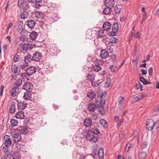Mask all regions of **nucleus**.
<instances>
[{
  "label": "nucleus",
  "instance_id": "1",
  "mask_svg": "<svg viewBox=\"0 0 159 159\" xmlns=\"http://www.w3.org/2000/svg\"><path fill=\"white\" fill-rule=\"evenodd\" d=\"M11 134L13 139V141L16 143L20 141L22 139L20 134L14 132L13 133H11Z\"/></svg>",
  "mask_w": 159,
  "mask_h": 159
},
{
  "label": "nucleus",
  "instance_id": "2",
  "mask_svg": "<svg viewBox=\"0 0 159 159\" xmlns=\"http://www.w3.org/2000/svg\"><path fill=\"white\" fill-rule=\"evenodd\" d=\"M119 25L117 22H116L113 24L112 27V31L110 32V35L111 36L116 35V33L119 31Z\"/></svg>",
  "mask_w": 159,
  "mask_h": 159
},
{
  "label": "nucleus",
  "instance_id": "3",
  "mask_svg": "<svg viewBox=\"0 0 159 159\" xmlns=\"http://www.w3.org/2000/svg\"><path fill=\"white\" fill-rule=\"evenodd\" d=\"M146 128L148 130H151L155 125V123L151 119L147 120L146 122Z\"/></svg>",
  "mask_w": 159,
  "mask_h": 159
},
{
  "label": "nucleus",
  "instance_id": "4",
  "mask_svg": "<svg viewBox=\"0 0 159 159\" xmlns=\"http://www.w3.org/2000/svg\"><path fill=\"white\" fill-rule=\"evenodd\" d=\"M19 46L20 47H22V49L24 51L30 50L33 48L32 45L29 43H25L23 44L20 43Z\"/></svg>",
  "mask_w": 159,
  "mask_h": 159
},
{
  "label": "nucleus",
  "instance_id": "5",
  "mask_svg": "<svg viewBox=\"0 0 159 159\" xmlns=\"http://www.w3.org/2000/svg\"><path fill=\"white\" fill-rule=\"evenodd\" d=\"M36 24V21L33 19L28 20L25 23L26 25L31 29L34 28Z\"/></svg>",
  "mask_w": 159,
  "mask_h": 159
},
{
  "label": "nucleus",
  "instance_id": "6",
  "mask_svg": "<svg viewBox=\"0 0 159 159\" xmlns=\"http://www.w3.org/2000/svg\"><path fill=\"white\" fill-rule=\"evenodd\" d=\"M3 139L5 141L4 143L5 145L10 147L11 146V139H10L9 136L7 135H6L4 136Z\"/></svg>",
  "mask_w": 159,
  "mask_h": 159
},
{
  "label": "nucleus",
  "instance_id": "7",
  "mask_svg": "<svg viewBox=\"0 0 159 159\" xmlns=\"http://www.w3.org/2000/svg\"><path fill=\"white\" fill-rule=\"evenodd\" d=\"M98 106L94 104L93 103H91L88 105V109L90 112H94L96 109H98Z\"/></svg>",
  "mask_w": 159,
  "mask_h": 159
},
{
  "label": "nucleus",
  "instance_id": "8",
  "mask_svg": "<svg viewBox=\"0 0 159 159\" xmlns=\"http://www.w3.org/2000/svg\"><path fill=\"white\" fill-rule=\"evenodd\" d=\"M36 68L34 66H31L28 67L26 70V72L28 73L29 75H30L36 72Z\"/></svg>",
  "mask_w": 159,
  "mask_h": 159
},
{
  "label": "nucleus",
  "instance_id": "9",
  "mask_svg": "<svg viewBox=\"0 0 159 159\" xmlns=\"http://www.w3.org/2000/svg\"><path fill=\"white\" fill-rule=\"evenodd\" d=\"M17 131L21 134H26L28 132V128L25 126H22L17 129Z\"/></svg>",
  "mask_w": 159,
  "mask_h": 159
},
{
  "label": "nucleus",
  "instance_id": "10",
  "mask_svg": "<svg viewBox=\"0 0 159 159\" xmlns=\"http://www.w3.org/2000/svg\"><path fill=\"white\" fill-rule=\"evenodd\" d=\"M19 91V88L13 86L11 92V95L13 97H15L17 96Z\"/></svg>",
  "mask_w": 159,
  "mask_h": 159
},
{
  "label": "nucleus",
  "instance_id": "11",
  "mask_svg": "<svg viewBox=\"0 0 159 159\" xmlns=\"http://www.w3.org/2000/svg\"><path fill=\"white\" fill-rule=\"evenodd\" d=\"M7 156L10 158L11 157L13 159H20L21 158L20 155L17 152H14L12 155L9 154H7Z\"/></svg>",
  "mask_w": 159,
  "mask_h": 159
},
{
  "label": "nucleus",
  "instance_id": "12",
  "mask_svg": "<svg viewBox=\"0 0 159 159\" xmlns=\"http://www.w3.org/2000/svg\"><path fill=\"white\" fill-rule=\"evenodd\" d=\"M32 57L34 61H39L42 57V54L40 53L36 52L33 54Z\"/></svg>",
  "mask_w": 159,
  "mask_h": 159
},
{
  "label": "nucleus",
  "instance_id": "13",
  "mask_svg": "<svg viewBox=\"0 0 159 159\" xmlns=\"http://www.w3.org/2000/svg\"><path fill=\"white\" fill-rule=\"evenodd\" d=\"M33 88V85L30 82H27L24 85V89L27 91H29L31 90Z\"/></svg>",
  "mask_w": 159,
  "mask_h": 159
},
{
  "label": "nucleus",
  "instance_id": "14",
  "mask_svg": "<svg viewBox=\"0 0 159 159\" xmlns=\"http://www.w3.org/2000/svg\"><path fill=\"white\" fill-rule=\"evenodd\" d=\"M111 24L108 22L107 21L105 22L102 26V28L104 30L108 31L110 29Z\"/></svg>",
  "mask_w": 159,
  "mask_h": 159
},
{
  "label": "nucleus",
  "instance_id": "15",
  "mask_svg": "<svg viewBox=\"0 0 159 159\" xmlns=\"http://www.w3.org/2000/svg\"><path fill=\"white\" fill-rule=\"evenodd\" d=\"M100 55L102 59H106L108 56L109 54L106 50L102 49Z\"/></svg>",
  "mask_w": 159,
  "mask_h": 159
},
{
  "label": "nucleus",
  "instance_id": "16",
  "mask_svg": "<svg viewBox=\"0 0 159 159\" xmlns=\"http://www.w3.org/2000/svg\"><path fill=\"white\" fill-rule=\"evenodd\" d=\"M105 3L107 7H113L115 4L114 0H105Z\"/></svg>",
  "mask_w": 159,
  "mask_h": 159
},
{
  "label": "nucleus",
  "instance_id": "17",
  "mask_svg": "<svg viewBox=\"0 0 159 159\" xmlns=\"http://www.w3.org/2000/svg\"><path fill=\"white\" fill-rule=\"evenodd\" d=\"M146 96V95L144 94H141L133 98V101L134 102L139 101L144 97Z\"/></svg>",
  "mask_w": 159,
  "mask_h": 159
},
{
  "label": "nucleus",
  "instance_id": "18",
  "mask_svg": "<svg viewBox=\"0 0 159 159\" xmlns=\"http://www.w3.org/2000/svg\"><path fill=\"white\" fill-rule=\"evenodd\" d=\"M33 60L32 56L30 54L26 55L24 59V61L25 63H28L29 62H30L31 61Z\"/></svg>",
  "mask_w": 159,
  "mask_h": 159
},
{
  "label": "nucleus",
  "instance_id": "19",
  "mask_svg": "<svg viewBox=\"0 0 159 159\" xmlns=\"http://www.w3.org/2000/svg\"><path fill=\"white\" fill-rule=\"evenodd\" d=\"M15 116L17 118L22 119L24 118L25 115L23 112L19 111L16 113Z\"/></svg>",
  "mask_w": 159,
  "mask_h": 159
},
{
  "label": "nucleus",
  "instance_id": "20",
  "mask_svg": "<svg viewBox=\"0 0 159 159\" xmlns=\"http://www.w3.org/2000/svg\"><path fill=\"white\" fill-rule=\"evenodd\" d=\"M31 97V92L29 91H27L24 93L23 96L24 99L26 100H29Z\"/></svg>",
  "mask_w": 159,
  "mask_h": 159
},
{
  "label": "nucleus",
  "instance_id": "21",
  "mask_svg": "<svg viewBox=\"0 0 159 159\" xmlns=\"http://www.w3.org/2000/svg\"><path fill=\"white\" fill-rule=\"evenodd\" d=\"M98 156L99 159H104L103 149L102 148H100L98 151Z\"/></svg>",
  "mask_w": 159,
  "mask_h": 159
},
{
  "label": "nucleus",
  "instance_id": "22",
  "mask_svg": "<svg viewBox=\"0 0 159 159\" xmlns=\"http://www.w3.org/2000/svg\"><path fill=\"white\" fill-rule=\"evenodd\" d=\"M96 95V94H95L94 92L93 91L88 92L87 94V96L90 100H93Z\"/></svg>",
  "mask_w": 159,
  "mask_h": 159
},
{
  "label": "nucleus",
  "instance_id": "23",
  "mask_svg": "<svg viewBox=\"0 0 159 159\" xmlns=\"http://www.w3.org/2000/svg\"><path fill=\"white\" fill-rule=\"evenodd\" d=\"M102 82L103 81L102 80H99L96 81H94L92 82L91 84L92 86L97 87L100 84L102 83Z\"/></svg>",
  "mask_w": 159,
  "mask_h": 159
},
{
  "label": "nucleus",
  "instance_id": "24",
  "mask_svg": "<svg viewBox=\"0 0 159 159\" xmlns=\"http://www.w3.org/2000/svg\"><path fill=\"white\" fill-rule=\"evenodd\" d=\"M16 109L15 103L13 102L10 107L9 111L11 114L14 113Z\"/></svg>",
  "mask_w": 159,
  "mask_h": 159
},
{
  "label": "nucleus",
  "instance_id": "25",
  "mask_svg": "<svg viewBox=\"0 0 159 159\" xmlns=\"http://www.w3.org/2000/svg\"><path fill=\"white\" fill-rule=\"evenodd\" d=\"M23 25V22L22 21H18L16 24V27L17 28L16 30L19 31L22 28Z\"/></svg>",
  "mask_w": 159,
  "mask_h": 159
},
{
  "label": "nucleus",
  "instance_id": "26",
  "mask_svg": "<svg viewBox=\"0 0 159 159\" xmlns=\"http://www.w3.org/2000/svg\"><path fill=\"white\" fill-rule=\"evenodd\" d=\"M18 107L19 110H24L26 107L27 104H24L22 102L18 103Z\"/></svg>",
  "mask_w": 159,
  "mask_h": 159
},
{
  "label": "nucleus",
  "instance_id": "27",
  "mask_svg": "<svg viewBox=\"0 0 159 159\" xmlns=\"http://www.w3.org/2000/svg\"><path fill=\"white\" fill-rule=\"evenodd\" d=\"M22 80L21 79H19L16 80L13 84V86L18 88L22 84Z\"/></svg>",
  "mask_w": 159,
  "mask_h": 159
},
{
  "label": "nucleus",
  "instance_id": "28",
  "mask_svg": "<svg viewBox=\"0 0 159 159\" xmlns=\"http://www.w3.org/2000/svg\"><path fill=\"white\" fill-rule=\"evenodd\" d=\"M94 135V134L91 131H88L86 133V136L87 139L89 141L91 140H92V139H91V138L92 136L93 137Z\"/></svg>",
  "mask_w": 159,
  "mask_h": 159
},
{
  "label": "nucleus",
  "instance_id": "29",
  "mask_svg": "<svg viewBox=\"0 0 159 159\" xmlns=\"http://www.w3.org/2000/svg\"><path fill=\"white\" fill-rule=\"evenodd\" d=\"M92 124V120L90 119H86L84 122V125L89 127Z\"/></svg>",
  "mask_w": 159,
  "mask_h": 159
},
{
  "label": "nucleus",
  "instance_id": "30",
  "mask_svg": "<svg viewBox=\"0 0 159 159\" xmlns=\"http://www.w3.org/2000/svg\"><path fill=\"white\" fill-rule=\"evenodd\" d=\"M38 34L37 32L35 31H33L30 33L29 36L30 39L32 40H34L37 37Z\"/></svg>",
  "mask_w": 159,
  "mask_h": 159
},
{
  "label": "nucleus",
  "instance_id": "31",
  "mask_svg": "<svg viewBox=\"0 0 159 159\" xmlns=\"http://www.w3.org/2000/svg\"><path fill=\"white\" fill-rule=\"evenodd\" d=\"M29 16V13L26 11H23L20 15V18L21 19H25L27 18Z\"/></svg>",
  "mask_w": 159,
  "mask_h": 159
},
{
  "label": "nucleus",
  "instance_id": "32",
  "mask_svg": "<svg viewBox=\"0 0 159 159\" xmlns=\"http://www.w3.org/2000/svg\"><path fill=\"white\" fill-rule=\"evenodd\" d=\"M112 10L110 7H107L105 8L103 10V12L105 15L109 14L111 13Z\"/></svg>",
  "mask_w": 159,
  "mask_h": 159
},
{
  "label": "nucleus",
  "instance_id": "33",
  "mask_svg": "<svg viewBox=\"0 0 159 159\" xmlns=\"http://www.w3.org/2000/svg\"><path fill=\"white\" fill-rule=\"evenodd\" d=\"M147 153L144 152H139L138 156L140 159H143L146 156Z\"/></svg>",
  "mask_w": 159,
  "mask_h": 159
},
{
  "label": "nucleus",
  "instance_id": "34",
  "mask_svg": "<svg viewBox=\"0 0 159 159\" xmlns=\"http://www.w3.org/2000/svg\"><path fill=\"white\" fill-rule=\"evenodd\" d=\"M87 76L88 78L90 80L91 84L92 82H93L94 80L95 76V75L94 74H89Z\"/></svg>",
  "mask_w": 159,
  "mask_h": 159
},
{
  "label": "nucleus",
  "instance_id": "35",
  "mask_svg": "<svg viewBox=\"0 0 159 159\" xmlns=\"http://www.w3.org/2000/svg\"><path fill=\"white\" fill-rule=\"evenodd\" d=\"M100 123L102 127L105 128L107 127V121L103 119H101L100 120Z\"/></svg>",
  "mask_w": 159,
  "mask_h": 159
},
{
  "label": "nucleus",
  "instance_id": "36",
  "mask_svg": "<svg viewBox=\"0 0 159 159\" xmlns=\"http://www.w3.org/2000/svg\"><path fill=\"white\" fill-rule=\"evenodd\" d=\"M98 109L99 112L101 115H103L105 114V111L104 109V107H98Z\"/></svg>",
  "mask_w": 159,
  "mask_h": 159
},
{
  "label": "nucleus",
  "instance_id": "37",
  "mask_svg": "<svg viewBox=\"0 0 159 159\" xmlns=\"http://www.w3.org/2000/svg\"><path fill=\"white\" fill-rule=\"evenodd\" d=\"M9 146L5 145L3 147L2 151V152L5 153L6 154L9 153L8 151Z\"/></svg>",
  "mask_w": 159,
  "mask_h": 159
},
{
  "label": "nucleus",
  "instance_id": "38",
  "mask_svg": "<svg viewBox=\"0 0 159 159\" xmlns=\"http://www.w3.org/2000/svg\"><path fill=\"white\" fill-rule=\"evenodd\" d=\"M11 124L12 126H16L17 125L18 121L17 120L12 119L10 120Z\"/></svg>",
  "mask_w": 159,
  "mask_h": 159
},
{
  "label": "nucleus",
  "instance_id": "39",
  "mask_svg": "<svg viewBox=\"0 0 159 159\" xmlns=\"http://www.w3.org/2000/svg\"><path fill=\"white\" fill-rule=\"evenodd\" d=\"M105 103V100L103 98H100L99 105H97L98 107H104V105Z\"/></svg>",
  "mask_w": 159,
  "mask_h": 159
},
{
  "label": "nucleus",
  "instance_id": "40",
  "mask_svg": "<svg viewBox=\"0 0 159 159\" xmlns=\"http://www.w3.org/2000/svg\"><path fill=\"white\" fill-rule=\"evenodd\" d=\"M29 8V6L28 4L26 3V2H24L22 4V9L23 10L26 11Z\"/></svg>",
  "mask_w": 159,
  "mask_h": 159
},
{
  "label": "nucleus",
  "instance_id": "41",
  "mask_svg": "<svg viewBox=\"0 0 159 159\" xmlns=\"http://www.w3.org/2000/svg\"><path fill=\"white\" fill-rule=\"evenodd\" d=\"M89 131H91L94 134L96 135L100 133L99 130L96 127L93 128L91 130H90Z\"/></svg>",
  "mask_w": 159,
  "mask_h": 159
},
{
  "label": "nucleus",
  "instance_id": "42",
  "mask_svg": "<svg viewBox=\"0 0 159 159\" xmlns=\"http://www.w3.org/2000/svg\"><path fill=\"white\" fill-rule=\"evenodd\" d=\"M11 70L12 72L16 73L17 71V67L16 65H12L11 67Z\"/></svg>",
  "mask_w": 159,
  "mask_h": 159
},
{
  "label": "nucleus",
  "instance_id": "43",
  "mask_svg": "<svg viewBox=\"0 0 159 159\" xmlns=\"http://www.w3.org/2000/svg\"><path fill=\"white\" fill-rule=\"evenodd\" d=\"M118 41V40L114 37H112L110 40V42L111 43H116Z\"/></svg>",
  "mask_w": 159,
  "mask_h": 159
},
{
  "label": "nucleus",
  "instance_id": "44",
  "mask_svg": "<svg viewBox=\"0 0 159 159\" xmlns=\"http://www.w3.org/2000/svg\"><path fill=\"white\" fill-rule=\"evenodd\" d=\"M105 95H103L102 91L99 90L98 93V97L100 98H103L104 97H105Z\"/></svg>",
  "mask_w": 159,
  "mask_h": 159
},
{
  "label": "nucleus",
  "instance_id": "45",
  "mask_svg": "<svg viewBox=\"0 0 159 159\" xmlns=\"http://www.w3.org/2000/svg\"><path fill=\"white\" fill-rule=\"evenodd\" d=\"M42 13L41 12L37 11L35 13V16L37 18H39L42 17Z\"/></svg>",
  "mask_w": 159,
  "mask_h": 159
},
{
  "label": "nucleus",
  "instance_id": "46",
  "mask_svg": "<svg viewBox=\"0 0 159 159\" xmlns=\"http://www.w3.org/2000/svg\"><path fill=\"white\" fill-rule=\"evenodd\" d=\"M125 100V98L124 97H120L118 99L119 103L123 104L124 101Z\"/></svg>",
  "mask_w": 159,
  "mask_h": 159
},
{
  "label": "nucleus",
  "instance_id": "47",
  "mask_svg": "<svg viewBox=\"0 0 159 159\" xmlns=\"http://www.w3.org/2000/svg\"><path fill=\"white\" fill-rule=\"evenodd\" d=\"M111 59L112 61L116 62L117 61V57L116 55L112 54L111 56Z\"/></svg>",
  "mask_w": 159,
  "mask_h": 159
},
{
  "label": "nucleus",
  "instance_id": "48",
  "mask_svg": "<svg viewBox=\"0 0 159 159\" xmlns=\"http://www.w3.org/2000/svg\"><path fill=\"white\" fill-rule=\"evenodd\" d=\"M140 81L142 82L144 85H146V83L147 82V80L143 77H141L139 78Z\"/></svg>",
  "mask_w": 159,
  "mask_h": 159
},
{
  "label": "nucleus",
  "instance_id": "49",
  "mask_svg": "<svg viewBox=\"0 0 159 159\" xmlns=\"http://www.w3.org/2000/svg\"><path fill=\"white\" fill-rule=\"evenodd\" d=\"M114 11L116 14H119L120 11V8H119L117 6H116L114 7Z\"/></svg>",
  "mask_w": 159,
  "mask_h": 159
},
{
  "label": "nucleus",
  "instance_id": "50",
  "mask_svg": "<svg viewBox=\"0 0 159 159\" xmlns=\"http://www.w3.org/2000/svg\"><path fill=\"white\" fill-rule=\"evenodd\" d=\"M94 70L96 72H98L101 69V68L98 65H96L93 67Z\"/></svg>",
  "mask_w": 159,
  "mask_h": 159
},
{
  "label": "nucleus",
  "instance_id": "51",
  "mask_svg": "<svg viewBox=\"0 0 159 159\" xmlns=\"http://www.w3.org/2000/svg\"><path fill=\"white\" fill-rule=\"evenodd\" d=\"M139 134L137 131H135L134 132L133 134V137L134 138H136V139H137L139 140V137H138Z\"/></svg>",
  "mask_w": 159,
  "mask_h": 159
},
{
  "label": "nucleus",
  "instance_id": "52",
  "mask_svg": "<svg viewBox=\"0 0 159 159\" xmlns=\"http://www.w3.org/2000/svg\"><path fill=\"white\" fill-rule=\"evenodd\" d=\"M91 139H92V140H90L89 141H92L93 142H96L98 139V138L96 136H95L94 135H93V137H92L91 138Z\"/></svg>",
  "mask_w": 159,
  "mask_h": 159
},
{
  "label": "nucleus",
  "instance_id": "53",
  "mask_svg": "<svg viewBox=\"0 0 159 159\" xmlns=\"http://www.w3.org/2000/svg\"><path fill=\"white\" fill-rule=\"evenodd\" d=\"M20 60V57L19 55L16 54L14 57V61L15 62L18 61Z\"/></svg>",
  "mask_w": 159,
  "mask_h": 159
},
{
  "label": "nucleus",
  "instance_id": "54",
  "mask_svg": "<svg viewBox=\"0 0 159 159\" xmlns=\"http://www.w3.org/2000/svg\"><path fill=\"white\" fill-rule=\"evenodd\" d=\"M51 50V51L53 53L55 54L57 52V47H52Z\"/></svg>",
  "mask_w": 159,
  "mask_h": 159
},
{
  "label": "nucleus",
  "instance_id": "55",
  "mask_svg": "<svg viewBox=\"0 0 159 159\" xmlns=\"http://www.w3.org/2000/svg\"><path fill=\"white\" fill-rule=\"evenodd\" d=\"M159 131V127H157L152 132V134L155 135Z\"/></svg>",
  "mask_w": 159,
  "mask_h": 159
},
{
  "label": "nucleus",
  "instance_id": "56",
  "mask_svg": "<svg viewBox=\"0 0 159 159\" xmlns=\"http://www.w3.org/2000/svg\"><path fill=\"white\" fill-rule=\"evenodd\" d=\"M116 67L114 66H110V69L112 72H113L114 73L116 72Z\"/></svg>",
  "mask_w": 159,
  "mask_h": 159
},
{
  "label": "nucleus",
  "instance_id": "57",
  "mask_svg": "<svg viewBox=\"0 0 159 159\" xmlns=\"http://www.w3.org/2000/svg\"><path fill=\"white\" fill-rule=\"evenodd\" d=\"M153 71V70L152 67H150L148 70V72L149 76H151L152 75Z\"/></svg>",
  "mask_w": 159,
  "mask_h": 159
},
{
  "label": "nucleus",
  "instance_id": "58",
  "mask_svg": "<svg viewBox=\"0 0 159 159\" xmlns=\"http://www.w3.org/2000/svg\"><path fill=\"white\" fill-rule=\"evenodd\" d=\"M131 146V144L130 143L127 144L126 147L125 148V151L126 152H127L129 150Z\"/></svg>",
  "mask_w": 159,
  "mask_h": 159
},
{
  "label": "nucleus",
  "instance_id": "59",
  "mask_svg": "<svg viewBox=\"0 0 159 159\" xmlns=\"http://www.w3.org/2000/svg\"><path fill=\"white\" fill-rule=\"evenodd\" d=\"M21 77L23 79L27 78L28 76H29L28 73L26 72V73H24L21 74Z\"/></svg>",
  "mask_w": 159,
  "mask_h": 159
},
{
  "label": "nucleus",
  "instance_id": "60",
  "mask_svg": "<svg viewBox=\"0 0 159 159\" xmlns=\"http://www.w3.org/2000/svg\"><path fill=\"white\" fill-rule=\"evenodd\" d=\"M42 4L40 5V3H37L35 2V3L34 4V7L35 8H39L41 6Z\"/></svg>",
  "mask_w": 159,
  "mask_h": 159
},
{
  "label": "nucleus",
  "instance_id": "61",
  "mask_svg": "<svg viewBox=\"0 0 159 159\" xmlns=\"http://www.w3.org/2000/svg\"><path fill=\"white\" fill-rule=\"evenodd\" d=\"M28 65L26 64H23L21 66H20V68L22 69H24L26 71V69Z\"/></svg>",
  "mask_w": 159,
  "mask_h": 159
},
{
  "label": "nucleus",
  "instance_id": "62",
  "mask_svg": "<svg viewBox=\"0 0 159 159\" xmlns=\"http://www.w3.org/2000/svg\"><path fill=\"white\" fill-rule=\"evenodd\" d=\"M104 31H100L98 34V36L100 37H102L104 36Z\"/></svg>",
  "mask_w": 159,
  "mask_h": 159
},
{
  "label": "nucleus",
  "instance_id": "63",
  "mask_svg": "<svg viewBox=\"0 0 159 159\" xmlns=\"http://www.w3.org/2000/svg\"><path fill=\"white\" fill-rule=\"evenodd\" d=\"M125 120L123 119H121L119 120L118 123L117 124V125L118 126H120L124 122Z\"/></svg>",
  "mask_w": 159,
  "mask_h": 159
},
{
  "label": "nucleus",
  "instance_id": "64",
  "mask_svg": "<svg viewBox=\"0 0 159 159\" xmlns=\"http://www.w3.org/2000/svg\"><path fill=\"white\" fill-rule=\"evenodd\" d=\"M140 71H141L142 74L143 75H145L147 74V70L143 69H140Z\"/></svg>",
  "mask_w": 159,
  "mask_h": 159
}]
</instances>
